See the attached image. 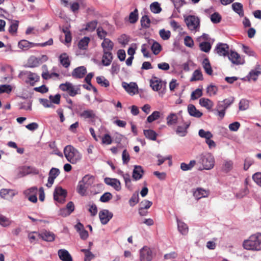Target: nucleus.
<instances>
[{"label": "nucleus", "instance_id": "f257e3e1", "mask_svg": "<svg viewBox=\"0 0 261 261\" xmlns=\"http://www.w3.org/2000/svg\"><path fill=\"white\" fill-rule=\"evenodd\" d=\"M244 249L248 250L258 251L261 250V233L251 235L243 243Z\"/></svg>", "mask_w": 261, "mask_h": 261}, {"label": "nucleus", "instance_id": "f03ea898", "mask_svg": "<svg viewBox=\"0 0 261 261\" xmlns=\"http://www.w3.org/2000/svg\"><path fill=\"white\" fill-rule=\"evenodd\" d=\"M64 154L67 161L72 164H77L82 159V153L72 145L64 147Z\"/></svg>", "mask_w": 261, "mask_h": 261}, {"label": "nucleus", "instance_id": "7ed1b4c3", "mask_svg": "<svg viewBox=\"0 0 261 261\" xmlns=\"http://www.w3.org/2000/svg\"><path fill=\"white\" fill-rule=\"evenodd\" d=\"M94 182V177L91 175H86L80 180L76 188L77 192L81 196L87 195V190L92 186Z\"/></svg>", "mask_w": 261, "mask_h": 261}, {"label": "nucleus", "instance_id": "20e7f679", "mask_svg": "<svg viewBox=\"0 0 261 261\" xmlns=\"http://www.w3.org/2000/svg\"><path fill=\"white\" fill-rule=\"evenodd\" d=\"M198 164L202 166V168L200 170H211L215 166V159L214 156L210 153H204L200 154L197 158Z\"/></svg>", "mask_w": 261, "mask_h": 261}, {"label": "nucleus", "instance_id": "39448f33", "mask_svg": "<svg viewBox=\"0 0 261 261\" xmlns=\"http://www.w3.org/2000/svg\"><path fill=\"white\" fill-rule=\"evenodd\" d=\"M233 101L234 98L233 97L225 99L223 101H219L213 111L216 115H218L222 119L225 116L226 110Z\"/></svg>", "mask_w": 261, "mask_h": 261}, {"label": "nucleus", "instance_id": "423d86ee", "mask_svg": "<svg viewBox=\"0 0 261 261\" xmlns=\"http://www.w3.org/2000/svg\"><path fill=\"white\" fill-rule=\"evenodd\" d=\"M19 77L22 79L25 83L32 86H34L40 79L38 74L29 71L21 72L19 74Z\"/></svg>", "mask_w": 261, "mask_h": 261}, {"label": "nucleus", "instance_id": "0eeeda50", "mask_svg": "<svg viewBox=\"0 0 261 261\" xmlns=\"http://www.w3.org/2000/svg\"><path fill=\"white\" fill-rule=\"evenodd\" d=\"M59 88L64 92H67L69 95L72 97L80 93V88L79 86L73 85L68 82L60 84Z\"/></svg>", "mask_w": 261, "mask_h": 261}, {"label": "nucleus", "instance_id": "6e6552de", "mask_svg": "<svg viewBox=\"0 0 261 261\" xmlns=\"http://www.w3.org/2000/svg\"><path fill=\"white\" fill-rule=\"evenodd\" d=\"M188 29L191 31H198L200 28V19L194 15H188L185 18Z\"/></svg>", "mask_w": 261, "mask_h": 261}, {"label": "nucleus", "instance_id": "1a4fd4ad", "mask_svg": "<svg viewBox=\"0 0 261 261\" xmlns=\"http://www.w3.org/2000/svg\"><path fill=\"white\" fill-rule=\"evenodd\" d=\"M53 44V40L50 38L47 41L43 43L36 44L34 43L30 42L25 40H22L19 42L18 47L25 50H27L30 48L35 47L36 46H40L41 47H44L47 45H51Z\"/></svg>", "mask_w": 261, "mask_h": 261}, {"label": "nucleus", "instance_id": "9d476101", "mask_svg": "<svg viewBox=\"0 0 261 261\" xmlns=\"http://www.w3.org/2000/svg\"><path fill=\"white\" fill-rule=\"evenodd\" d=\"M66 191L61 187H57L54 192V198L57 202L63 203L65 201Z\"/></svg>", "mask_w": 261, "mask_h": 261}, {"label": "nucleus", "instance_id": "9b49d317", "mask_svg": "<svg viewBox=\"0 0 261 261\" xmlns=\"http://www.w3.org/2000/svg\"><path fill=\"white\" fill-rule=\"evenodd\" d=\"M153 253L151 249L147 247H144L140 250V261H151L153 258Z\"/></svg>", "mask_w": 261, "mask_h": 261}, {"label": "nucleus", "instance_id": "f8f14e48", "mask_svg": "<svg viewBox=\"0 0 261 261\" xmlns=\"http://www.w3.org/2000/svg\"><path fill=\"white\" fill-rule=\"evenodd\" d=\"M39 170L32 166H22L18 168V176L23 177L29 174H38Z\"/></svg>", "mask_w": 261, "mask_h": 261}, {"label": "nucleus", "instance_id": "ddd939ff", "mask_svg": "<svg viewBox=\"0 0 261 261\" xmlns=\"http://www.w3.org/2000/svg\"><path fill=\"white\" fill-rule=\"evenodd\" d=\"M166 83V82L162 81L161 79L155 76L152 77L150 80V87L155 91H159L163 87H165Z\"/></svg>", "mask_w": 261, "mask_h": 261}, {"label": "nucleus", "instance_id": "4468645a", "mask_svg": "<svg viewBox=\"0 0 261 261\" xmlns=\"http://www.w3.org/2000/svg\"><path fill=\"white\" fill-rule=\"evenodd\" d=\"M122 86L130 95H134L138 92V87L136 83H127L125 82L122 83Z\"/></svg>", "mask_w": 261, "mask_h": 261}, {"label": "nucleus", "instance_id": "2eb2a0df", "mask_svg": "<svg viewBox=\"0 0 261 261\" xmlns=\"http://www.w3.org/2000/svg\"><path fill=\"white\" fill-rule=\"evenodd\" d=\"M228 57L233 64L242 65L245 63L244 59L234 51H231L228 55Z\"/></svg>", "mask_w": 261, "mask_h": 261}, {"label": "nucleus", "instance_id": "dca6fc26", "mask_svg": "<svg viewBox=\"0 0 261 261\" xmlns=\"http://www.w3.org/2000/svg\"><path fill=\"white\" fill-rule=\"evenodd\" d=\"M113 214L108 210H102L99 212V217L101 224H107L113 217Z\"/></svg>", "mask_w": 261, "mask_h": 261}, {"label": "nucleus", "instance_id": "f3484780", "mask_svg": "<svg viewBox=\"0 0 261 261\" xmlns=\"http://www.w3.org/2000/svg\"><path fill=\"white\" fill-rule=\"evenodd\" d=\"M87 73L86 68L84 66L75 68L72 72L71 75L74 79H82Z\"/></svg>", "mask_w": 261, "mask_h": 261}, {"label": "nucleus", "instance_id": "a211bd4d", "mask_svg": "<svg viewBox=\"0 0 261 261\" xmlns=\"http://www.w3.org/2000/svg\"><path fill=\"white\" fill-rule=\"evenodd\" d=\"M215 50L217 53L220 56H228L229 51V46L225 43H219L217 44Z\"/></svg>", "mask_w": 261, "mask_h": 261}, {"label": "nucleus", "instance_id": "6ab92c4d", "mask_svg": "<svg viewBox=\"0 0 261 261\" xmlns=\"http://www.w3.org/2000/svg\"><path fill=\"white\" fill-rule=\"evenodd\" d=\"M105 182L107 185L111 186L117 191H120L121 189V183L116 178L106 177L105 178Z\"/></svg>", "mask_w": 261, "mask_h": 261}, {"label": "nucleus", "instance_id": "aec40b11", "mask_svg": "<svg viewBox=\"0 0 261 261\" xmlns=\"http://www.w3.org/2000/svg\"><path fill=\"white\" fill-rule=\"evenodd\" d=\"M15 194L14 190L12 189H2L0 191L1 197L7 200L12 199Z\"/></svg>", "mask_w": 261, "mask_h": 261}, {"label": "nucleus", "instance_id": "412c9836", "mask_svg": "<svg viewBox=\"0 0 261 261\" xmlns=\"http://www.w3.org/2000/svg\"><path fill=\"white\" fill-rule=\"evenodd\" d=\"M177 229L178 231L182 235H187L189 232V227L184 222L176 218Z\"/></svg>", "mask_w": 261, "mask_h": 261}, {"label": "nucleus", "instance_id": "4be33fe9", "mask_svg": "<svg viewBox=\"0 0 261 261\" xmlns=\"http://www.w3.org/2000/svg\"><path fill=\"white\" fill-rule=\"evenodd\" d=\"M144 171L141 166L135 165L133 171V178L135 180H138L142 178Z\"/></svg>", "mask_w": 261, "mask_h": 261}, {"label": "nucleus", "instance_id": "5701e85b", "mask_svg": "<svg viewBox=\"0 0 261 261\" xmlns=\"http://www.w3.org/2000/svg\"><path fill=\"white\" fill-rule=\"evenodd\" d=\"M260 72L259 71L256 70H251L248 75L242 79L243 81H247L248 82L251 81V80L253 81H256L258 78V75L260 74Z\"/></svg>", "mask_w": 261, "mask_h": 261}, {"label": "nucleus", "instance_id": "b1692460", "mask_svg": "<svg viewBox=\"0 0 261 261\" xmlns=\"http://www.w3.org/2000/svg\"><path fill=\"white\" fill-rule=\"evenodd\" d=\"M59 258L62 261H72V258L69 252L65 249H60L58 252Z\"/></svg>", "mask_w": 261, "mask_h": 261}, {"label": "nucleus", "instance_id": "393cba45", "mask_svg": "<svg viewBox=\"0 0 261 261\" xmlns=\"http://www.w3.org/2000/svg\"><path fill=\"white\" fill-rule=\"evenodd\" d=\"M188 111L191 116L196 118H200L202 115V113L197 110L196 107L192 104L188 106Z\"/></svg>", "mask_w": 261, "mask_h": 261}, {"label": "nucleus", "instance_id": "a878e982", "mask_svg": "<svg viewBox=\"0 0 261 261\" xmlns=\"http://www.w3.org/2000/svg\"><path fill=\"white\" fill-rule=\"evenodd\" d=\"M208 192L202 188H198L193 192V196L197 199L208 196Z\"/></svg>", "mask_w": 261, "mask_h": 261}, {"label": "nucleus", "instance_id": "bb28decb", "mask_svg": "<svg viewBox=\"0 0 261 261\" xmlns=\"http://www.w3.org/2000/svg\"><path fill=\"white\" fill-rule=\"evenodd\" d=\"M103 51L111 52L113 48L114 44L109 39H104L101 43Z\"/></svg>", "mask_w": 261, "mask_h": 261}, {"label": "nucleus", "instance_id": "cd10ccee", "mask_svg": "<svg viewBox=\"0 0 261 261\" xmlns=\"http://www.w3.org/2000/svg\"><path fill=\"white\" fill-rule=\"evenodd\" d=\"M80 116L81 117L85 119H92L96 117V114L93 110L88 109L83 111L82 113H80Z\"/></svg>", "mask_w": 261, "mask_h": 261}, {"label": "nucleus", "instance_id": "c85d7f7f", "mask_svg": "<svg viewBox=\"0 0 261 261\" xmlns=\"http://www.w3.org/2000/svg\"><path fill=\"white\" fill-rule=\"evenodd\" d=\"M199 104L206 109L210 110L214 106V102L210 99L206 98H201L199 99Z\"/></svg>", "mask_w": 261, "mask_h": 261}, {"label": "nucleus", "instance_id": "c756f323", "mask_svg": "<svg viewBox=\"0 0 261 261\" xmlns=\"http://www.w3.org/2000/svg\"><path fill=\"white\" fill-rule=\"evenodd\" d=\"M59 61L62 65L65 68L69 67L70 65L69 56L66 53L62 54L59 56Z\"/></svg>", "mask_w": 261, "mask_h": 261}, {"label": "nucleus", "instance_id": "7c9ffc66", "mask_svg": "<svg viewBox=\"0 0 261 261\" xmlns=\"http://www.w3.org/2000/svg\"><path fill=\"white\" fill-rule=\"evenodd\" d=\"M102 63L105 66H109L110 65L113 59V56L111 52L103 51Z\"/></svg>", "mask_w": 261, "mask_h": 261}, {"label": "nucleus", "instance_id": "2f4dec72", "mask_svg": "<svg viewBox=\"0 0 261 261\" xmlns=\"http://www.w3.org/2000/svg\"><path fill=\"white\" fill-rule=\"evenodd\" d=\"M232 10L241 17L244 16V11L243 5L240 3H234L232 5Z\"/></svg>", "mask_w": 261, "mask_h": 261}, {"label": "nucleus", "instance_id": "473e14b6", "mask_svg": "<svg viewBox=\"0 0 261 261\" xmlns=\"http://www.w3.org/2000/svg\"><path fill=\"white\" fill-rule=\"evenodd\" d=\"M177 116L175 113H170L166 118L167 124L168 126L175 125L177 122Z\"/></svg>", "mask_w": 261, "mask_h": 261}, {"label": "nucleus", "instance_id": "72a5a7b5", "mask_svg": "<svg viewBox=\"0 0 261 261\" xmlns=\"http://www.w3.org/2000/svg\"><path fill=\"white\" fill-rule=\"evenodd\" d=\"M189 126V124L187 123L184 124L183 126H178L176 130V134L180 137L186 136Z\"/></svg>", "mask_w": 261, "mask_h": 261}, {"label": "nucleus", "instance_id": "f704fd0d", "mask_svg": "<svg viewBox=\"0 0 261 261\" xmlns=\"http://www.w3.org/2000/svg\"><path fill=\"white\" fill-rule=\"evenodd\" d=\"M144 135L147 139L153 141L156 140L158 136L155 132L152 129L144 130Z\"/></svg>", "mask_w": 261, "mask_h": 261}, {"label": "nucleus", "instance_id": "c9c22d12", "mask_svg": "<svg viewBox=\"0 0 261 261\" xmlns=\"http://www.w3.org/2000/svg\"><path fill=\"white\" fill-rule=\"evenodd\" d=\"M40 235L42 239L46 241L51 242L55 239V234L50 231H44Z\"/></svg>", "mask_w": 261, "mask_h": 261}, {"label": "nucleus", "instance_id": "e433bc0d", "mask_svg": "<svg viewBox=\"0 0 261 261\" xmlns=\"http://www.w3.org/2000/svg\"><path fill=\"white\" fill-rule=\"evenodd\" d=\"M202 66L205 70V72L208 75H212L213 70L207 58H205L202 62Z\"/></svg>", "mask_w": 261, "mask_h": 261}, {"label": "nucleus", "instance_id": "4c0bfd02", "mask_svg": "<svg viewBox=\"0 0 261 261\" xmlns=\"http://www.w3.org/2000/svg\"><path fill=\"white\" fill-rule=\"evenodd\" d=\"M90 39L88 37H85L82 39L78 43V47L80 49L85 50L87 48Z\"/></svg>", "mask_w": 261, "mask_h": 261}, {"label": "nucleus", "instance_id": "58836bf2", "mask_svg": "<svg viewBox=\"0 0 261 261\" xmlns=\"http://www.w3.org/2000/svg\"><path fill=\"white\" fill-rule=\"evenodd\" d=\"M233 167V162L230 160H225L222 165V170L225 172L230 171Z\"/></svg>", "mask_w": 261, "mask_h": 261}, {"label": "nucleus", "instance_id": "ea45409f", "mask_svg": "<svg viewBox=\"0 0 261 261\" xmlns=\"http://www.w3.org/2000/svg\"><path fill=\"white\" fill-rule=\"evenodd\" d=\"M29 66L30 67H35L40 64L39 58L35 57H31L28 60Z\"/></svg>", "mask_w": 261, "mask_h": 261}, {"label": "nucleus", "instance_id": "a19ab883", "mask_svg": "<svg viewBox=\"0 0 261 261\" xmlns=\"http://www.w3.org/2000/svg\"><path fill=\"white\" fill-rule=\"evenodd\" d=\"M199 136L201 138H205V140L213 138V135L210 131H205L203 129H201L198 132Z\"/></svg>", "mask_w": 261, "mask_h": 261}, {"label": "nucleus", "instance_id": "79ce46f5", "mask_svg": "<svg viewBox=\"0 0 261 261\" xmlns=\"http://www.w3.org/2000/svg\"><path fill=\"white\" fill-rule=\"evenodd\" d=\"M138 19V12L137 9L132 12L128 17V21L131 23H135Z\"/></svg>", "mask_w": 261, "mask_h": 261}, {"label": "nucleus", "instance_id": "37998d69", "mask_svg": "<svg viewBox=\"0 0 261 261\" xmlns=\"http://www.w3.org/2000/svg\"><path fill=\"white\" fill-rule=\"evenodd\" d=\"M160 117V112L157 111L153 112L147 118V121L148 123H151L153 121L158 119Z\"/></svg>", "mask_w": 261, "mask_h": 261}, {"label": "nucleus", "instance_id": "c03bdc74", "mask_svg": "<svg viewBox=\"0 0 261 261\" xmlns=\"http://www.w3.org/2000/svg\"><path fill=\"white\" fill-rule=\"evenodd\" d=\"M202 80V74L200 70H196L193 73L191 81H196Z\"/></svg>", "mask_w": 261, "mask_h": 261}, {"label": "nucleus", "instance_id": "a18cd8bd", "mask_svg": "<svg viewBox=\"0 0 261 261\" xmlns=\"http://www.w3.org/2000/svg\"><path fill=\"white\" fill-rule=\"evenodd\" d=\"M150 8L151 11L155 14L159 13L162 10L160 4L158 2L152 3L150 6Z\"/></svg>", "mask_w": 261, "mask_h": 261}, {"label": "nucleus", "instance_id": "49530a36", "mask_svg": "<svg viewBox=\"0 0 261 261\" xmlns=\"http://www.w3.org/2000/svg\"><path fill=\"white\" fill-rule=\"evenodd\" d=\"M199 47L202 51L208 53L211 50V45L207 41H203L200 43Z\"/></svg>", "mask_w": 261, "mask_h": 261}, {"label": "nucleus", "instance_id": "de8ad7c7", "mask_svg": "<svg viewBox=\"0 0 261 261\" xmlns=\"http://www.w3.org/2000/svg\"><path fill=\"white\" fill-rule=\"evenodd\" d=\"M218 91V88L215 85H210L206 88V92L208 96H213L215 95Z\"/></svg>", "mask_w": 261, "mask_h": 261}, {"label": "nucleus", "instance_id": "09e8293b", "mask_svg": "<svg viewBox=\"0 0 261 261\" xmlns=\"http://www.w3.org/2000/svg\"><path fill=\"white\" fill-rule=\"evenodd\" d=\"M96 82L98 84L105 87H107L110 85L108 80L103 76H97L96 77Z\"/></svg>", "mask_w": 261, "mask_h": 261}, {"label": "nucleus", "instance_id": "8fccbe9b", "mask_svg": "<svg viewBox=\"0 0 261 261\" xmlns=\"http://www.w3.org/2000/svg\"><path fill=\"white\" fill-rule=\"evenodd\" d=\"M139 199V194L138 193L133 194L128 201L130 206L132 207L134 206L138 203Z\"/></svg>", "mask_w": 261, "mask_h": 261}, {"label": "nucleus", "instance_id": "3c124183", "mask_svg": "<svg viewBox=\"0 0 261 261\" xmlns=\"http://www.w3.org/2000/svg\"><path fill=\"white\" fill-rule=\"evenodd\" d=\"M160 37L162 39L166 40L169 39L171 36V32L168 30L162 29L159 32Z\"/></svg>", "mask_w": 261, "mask_h": 261}, {"label": "nucleus", "instance_id": "603ef678", "mask_svg": "<svg viewBox=\"0 0 261 261\" xmlns=\"http://www.w3.org/2000/svg\"><path fill=\"white\" fill-rule=\"evenodd\" d=\"M151 49L154 55H158L161 50V46L157 42H154L151 46Z\"/></svg>", "mask_w": 261, "mask_h": 261}, {"label": "nucleus", "instance_id": "864d4df0", "mask_svg": "<svg viewBox=\"0 0 261 261\" xmlns=\"http://www.w3.org/2000/svg\"><path fill=\"white\" fill-rule=\"evenodd\" d=\"M99 138H101L102 143L103 144L110 145L112 142V139L111 137L110 136V135L108 134L104 135L101 137H99Z\"/></svg>", "mask_w": 261, "mask_h": 261}, {"label": "nucleus", "instance_id": "5fc2aeb1", "mask_svg": "<svg viewBox=\"0 0 261 261\" xmlns=\"http://www.w3.org/2000/svg\"><path fill=\"white\" fill-rule=\"evenodd\" d=\"M249 107V101L246 99H241L239 102V110L244 111Z\"/></svg>", "mask_w": 261, "mask_h": 261}, {"label": "nucleus", "instance_id": "6e6d98bb", "mask_svg": "<svg viewBox=\"0 0 261 261\" xmlns=\"http://www.w3.org/2000/svg\"><path fill=\"white\" fill-rule=\"evenodd\" d=\"M242 50L243 52L249 56H255V54L254 51L249 46L242 45Z\"/></svg>", "mask_w": 261, "mask_h": 261}, {"label": "nucleus", "instance_id": "4d7b16f0", "mask_svg": "<svg viewBox=\"0 0 261 261\" xmlns=\"http://www.w3.org/2000/svg\"><path fill=\"white\" fill-rule=\"evenodd\" d=\"M11 224L10 220L5 216L0 214V225L6 227Z\"/></svg>", "mask_w": 261, "mask_h": 261}, {"label": "nucleus", "instance_id": "13d9d810", "mask_svg": "<svg viewBox=\"0 0 261 261\" xmlns=\"http://www.w3.org/2000/svg\"><path fill=\"white\" fill-rule=\"evenodd\" d=\"M18 27V21H13L11 22V25L9 29V31L11 34L16 33Z\"/></svg>", "mask_w": 261, "mask_h": 261}, {"label": "nucleus", "instance_id": "bf43d9fd", "mask_svg": "<svg viewBox=\"0 0 261 261\" xmlns=\"http://www.w3.org/2000/svg\"><path fill=\"white\" fill-rule=\"evenodd\" d=\"M12 90V86L10 85H0V93H9Z\"/></svg>", "mask_w": 261, "mask_h": 261}, {"label": "nucleus", "instance_id": "052dcab7", "mask_svg": "<svg viewBox=\"0 0 261 261\" xmlns=\"http://www.w3.org/2000/svg\"><path fill=\"white\" fill-rule=\"evenodd\" d=\"M37 188L36 187H33L25 190L23 193L25 195V196L27 197L31 195L37 194Z\"/></svg>", "mask_w": 261, "mask_h": 261}, {"label": "nucleus", "instance_id": "680f3d73", "mask_svg": "<svg viewBox=\"0 0 261 261\" xmlns=\"http://www.w3.org/2000/svg\"><path fill=\"white\" fill-rule=\"evenodd\" d=\"M221 20V15L217 12H215L211 15V20L214 23H218L220 22Z\"/></svg>", "mask_w": 261, "mask_h": 261}, {"label": "nucleus", "instance_id": "e2e57ef3", "mask_svg": "<svg viewBox=\"0 0 261 261\" xmlns=\"http://www.w3.org/2000/svg\"><path fill=\"white\" fill-rule=\"evenodd\" d=\"M141 25L144 28H149L150 23V20L147 16H143L141 20Z\"/></svg>", "mask_w": 261, "mask_h": 261}, {"label": "nucleus", "instance_id": "0e129e2a", "mask_svg": "<svg viewBox=\"0 0 261 261\" xmlns=\"http://www.w3.org/2000/svg\"><path fill=\"white\" fill-rule=\"evenodd\" d=\"M202 95V91L201 89H197L191 94V99L195 100L201 96Z\"/></svg>", "mask_w": 261, "mask_h": 261}, {"label": "nucleus", "instance_id": "69168bd1", "mask_svg": "<svg viewBox=\"0 0 261 261\" xmlns=\"http://www.w3.org/2000/svg\"><path fill=\"white\" fill-rule=\"evenodd\" d=\"M97 24V22L96 21L89 22L87 24L86 30L90 32H92L96 28Z\"/></svg>", "mask_w": 261, "mask_h": 261}, {"label": "nucleus", "instance_id": "338daca9", "mask_svg": "<svg viewBox=\"0 0 261 261\" xmlns=\"http://www.w3.org/2000/svg\"><path fill=\"white\" fill-rule=\"evenodd\" d=\"M112 198V194L109 192H106L100 197V200L102 202H107Z\"/></svg>", "mask_w": 261, "mask_h": 261}, {"label": "nucleus", "instance_id": "774afa93", "mask_svg": "<svg viewBox=\"0 0 261 261\" xmlns=\"http://www.w3.org/2000/svg\"><path fill=\"white\" fill-rule=\"evenodd\" d=\"M253 180L259 186L261 187V173L257 172L252 176Z\"/></svg>", "mask_w": 261, "mask_h": 261}]
</instances>
